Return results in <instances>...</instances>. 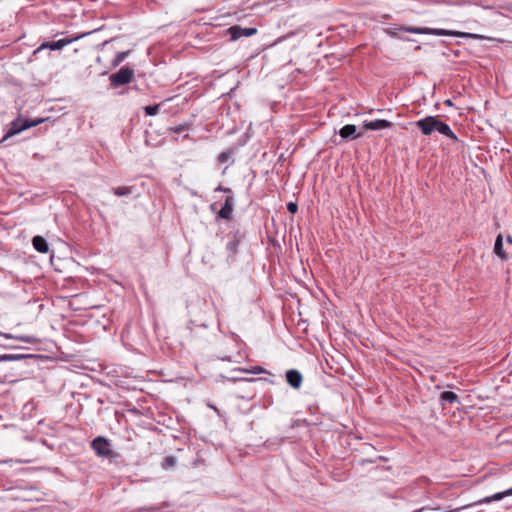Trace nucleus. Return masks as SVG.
Returning a JSON list of instances; mask_svg holds the SVG:
<instances>
[{
    "label": "nucleus",
    "instance_id": "obj_29",
    "mask_svg": "<svg viewBox=\"0 0 512 512\" xmlns=\"http://www.w3.org/2000/svg\"><path fill=\"white\" fill-rule=\"evenodd\" d=\"M18 339H20L21 341H24L26 343H33L35 341V338L32 336H21V337H18Z\"/></svg>",
    "mask_w": 512,
    "mask_h": 512
},
{
    "label": "nucleus",
    "instance_id": "obj_32",
    "mask_svg": "<svg viewBox=\"0 0 512 512\" xmlns=\"http://www.w3.org/2000/svg\"><path fill=\"white\" fill-rule=\"evenodd\" d=\"M222 360L224 361H231V357L230 356H225V357H221Z\"/></svg>",
    "mask_w": 512,
    "mask_h": 512
},
{
    "label": "nucleus",
    "instance_id": "obj_27",
    "mask_svg": "<svg viewBox=\"0 0 512 512\" xmlns=\"http://www.w3.org/2000/svg\"><path fill=\"white\" fill-rule=\"evenodd\" d=\"M245 372L252 373V374H261L264 373L265 370L261 366H254L251 370H245Z\"/></svg>",
    "mask_w": 512,
    "mask_h": 512
},
{
    "label": "nucleus",
    "instance_id": "obj_11",
    "mask_svg": "<svg viewBox=\"0 0 512 512\" xmlns=\"http://www.w3.org/2000/svg\"><path fill=\"white\" fill-rule=\"evenodd\" d=\"M392 126V122L384 120V119H377L374 121H365L363 123V128L366 130H382L387 129Z\"/></svg>",
    "mask_w": 512,
    "mask_h": 512
},
{
    "label": "nucleus",
    "instance_id": "obj_37",
    "mask_svg": "<svg viewBox=\"0 0 512 512\" xmlns=\"http://www.w3.org/2000/svg\"><path fill=\"white\" fill-rule=\"evenodd\" d=\"M318 292L322 294L324 292V290L319 289Z\"/></svg>",
    "mask_w": 512,
    "mask_h": 512
},
{
    "label": "nucleus",
    "instance_id": "obj_10",
    "mask_svg": "<svg viewBox=\"0 0 512 512\" xmlns=\"http://www.w3.org/2000/svg\"><path fill=\"white\" fill-rule=\"evenodd\" d=\"M77 39H79V37L64 38V39H60L57 41L45 42L40 45L38 50H42V49L60 50V49L64 48L65 46L69 45L70 43H72L73 41H76Z\"/></svg>",
    "mask_w": 512,
    "mask_h": 512
},
{
    "label": "nucleus",
    "instance_id": "obj_16",
    "mask_svg": "<svg viewBox=\"0 0 512 512\" xmlns=\"http://www.w3.org/2000/svg\"><path fill=\"white\" fill-rule=\"evenodd\" d=\"M32 245L39 253H47L49 251V244L42 236H34L32 239Z\"/></svg>",
    "mask_w": 512,
    "mask_h": 512
},
{
    "label": "nucleus",
    "instance_id": "obj_2",
    "mask_svg": "<svg viewBox=\"0 0 512 512\" xmlns=\"http://www.w3.org/2000/svg\"><path fill=\"white\" fill-rule=\"evenodd\" d=\"M206 301L197 300L196 303L187 304L188 312L190 315V319L187 323V329L191 334L195 332L196 328H204L208 329L210 326V322L206 316Z\"/></svg>",
    "mask_w": 512,
    "mask_h": 512
},
{
    "label": "nucleus",
    "instance_id": "obj_18",
    "mask_svg": "<svg viewBox=\"0 0 512 512\" xmlns=\"http://www.w3.org/2000/svg\"><path fill=\"white\" fill-rule=\"evenodd\" d=\"M34 357V355H24V354H3L0 355V362H8V361H18L25 358Z\"/></svg>",
    "mask_w": 512,
    "mask_h": 512
},
{
    "label": "nucleus",
    "instance_id": "obj_31",
    "mask_svg": "<svg viewBox=\"0 0 512 512\" xmlns=\"http://www.w3.org/2000/svg\"><path fill=\"white\" fill-rule=\"evenodd\" d=\"M216 191H224V192H229L231 193V190L229 188H223L221 185H219L217 188H216Z\"/></svg>",
    "mask_w": 512,
    "mask_h": 512
},
{
    "label": "nucleus",
    "instance_id": "obj_30",
    "mask_svg": "<svg viewBox=\"0 0 512 512\" xmlns=\"http://www.w3.org/2000/svg\"><path fill=\"white\" fill-rule=\"evenodd\" d=\"M297 204L296 203H293V202H290V214H294L297 212Z\"/></svg>",
    "mask_w": 512,
    "mask_h": 512
},
{
    "label": "nucleus",
    "instance_id": "obj_17",
    "mask_svg": "<svg viewBox=\"0 0 512 512\" xmlns=\"http://www.w3.org/2000/svg\"><path fill=\"white\" fill-rule=\"evenodd\" d=\"M439 400L442 406H444L446 403L453 404V403H460L459 397L456 393L452 391H443L440 393Z\"/></svg>",
    "mask_w": 512,
    "mask_h": 512
},
{
    "label": "nucleus",
    "instance_id": "obj_36",
    "mask_svg": "<svg viewBox=\"0 0 512 512\" xmlns=\"http://www.w3.org/2000/svg\"><path fill=\"white\" fill-rule=\"evenodd\" d=\"M508 242L512 245V239L508 237Z\"/></svg>",
    "mask_w": 512,
    "mask_h": 512
},
{
    "label": "nucleus",
    "instance_id": "obj_21",
    "mask_svg": "<svg viewBox=\"0 0 512 512\" xmlns=\"http://www.w3.org/2000/svg\"><path fill=\"white\" fill-rule=\"evenodd\" d=\"M134 187L133 186H119L112 189L114 195L118 197L128 196L132 194Z\"/></svg>",
    "mask_w": 512,
    "mask_h": 512
},
{
    "label": "nucleus",
    "instance_id": "obj_14",
    "mask_svg": "<svg viewBox=\"0 0 512 512\" xmlns=\"http://www.w3.org/2000/svg\"><path fill=\"white\" fill-rule=\"evenodd\" d=\"M356 131H357V128L355 125L347 124L340 129L339 135L343 139H350V138L357 139V138L362 137L363 133H361V132L356 133Z\"/></svg>",
    "mask_w": 512,
    "mask_h": 512
},
{
    "label": "nucleus",
    "instance_id": "obj_25",
    "mask_svg": "<svg viewBox=\"0 0 512 512\" xmlns=\"http://www.w3.org/2000/svg\"><path fill=\"white\" fill-rule=\"evenodd\" d=\"M159 109H160V105L155 104V105L146 106L144 108V111L147 116H154V115L158 114Z\"/></svg>",
    "mask_w": 512,
    "mask_h": 512
},
{
    "label": "nucleus",
    "instance_id": "obj_33",
    "mask_svg": "<svg viewBox=\"0 0 512 512\" xmlns=\"http://www.w3.org/2000/svg\"><path fill=\"white\" fill-rule=\"evenodd\" d=\"M284 376H285V378H286V381L288 382V370H286V371L284 372Z\"/></svg>",
    "mask_w": 512,
    "mask_h": 512
},
{
    "label": "nucleus",
    "instance_id": "obj_19",
    "mask_svg": "<svg viewBox=\"0 0 512 512\" xmlns=\"http://www.w3.org/2000/svg\"><path fill=\"white\" fill-rule=\"evenodd\" d=\"M494 252L497 256H499L501 259H507V255L503 250V241L501 235H498L495 241L494 245Z\"/></svg>",
    "mask_w": 512,
    "mask_h": 512
},
{
    "label": "nucleus",
    "instance_id": "obj_15",
    "mask_svg": "<svg viewBox=\"0 0 512 512\" xmlns=\"http://www.w3.org/2000/svg\"><path fill=\"white\" fill-rule=\"evenodd\" d=\"M304 383L303 374L297 369H290V388L300 390Z\"/></svg>",
    "mask_w": 512,
    "mask_h": 512
},
{
    "label": "nucleus",
    "instance_id": "obj_28",
    "mask_svg": "<svg viewBox=\"0 0 512 512\" xmlns=\"http://www.w3.org/2000/svg\"><path fill=\"white\" fill-rule=\"evenodd\" d=\"M188 129V126L187 125H178L174 128H171V130L175 133V134H180L182 133L183 131L187 130Z\"/></svg>",
    "mask_w": 512,
    "mask_h": 512
},
{
    "label": "nucleus",
    "instance_id": "obj_6",
    "mask_svg": "<svg viewBox=\"0 0 512 512\" xmlns=\"http://www.w3.org/2000/svg\"><path fill=\"white\" fill-rule=\"evenodd\" d=\"M91 448L97 456L102 458H113L115 456L110 440L104 436H97L91 441Z\"/></svg>",
    "mask_w": 512,
    "mask_h": 512
},
{
    "label": "nucleus",
    "instance_id": "obj_1",
    "mask_svg": "<svg viewBox=\"0 0 512 512\" xmlns=\"http://www.w3.org/2000/svg\"><path fill=\"white\" fill-rule=\"evenodd\" d=\"M32 302L39 303L38 312H41L45 308L49 309V306H53L57 310V312L63 316L65 312L71 311V295L62 296L50 294L49 296H45L44 299H41L39 297L36 298L33 295L29 299H27V301H25L26 304H31Z\"/></svg>",
    "mask_w": 512,
    "mask_h": 512
},
{
    "label": "nucleus",
    "instance_id": "obj_12",
    "mask_svg": "<svg viewBox=\"0 0 512 512\" xmlns=\"http://www.w3.org/2000/svg\"><path fill=\"white\" fill-rule=\"evenodd\" d=\"M507 496H512V487L501 492H497L491 496L484 497L483 499L478 500L475 504H489L493 501H500Z\"/></svg>",
    "mask_w": 512,
    "mask_h": 512
},
{
    "label": "nucleus",
    "instance_id": "obj_13",
    "mask_svg": "<svg viewBox=\"0 0 512 512\" xmlns=\"http://www.w3.org/2000/svg\"><path fill=\"white\" fill-rule=\"evenodd\" d=\"M233 201L234 198L232 195L226 197L223 207L218 212V216L220 218L225 220H229L231 218L233 212Z\"/></svg>",
    "mask_w": 512,
    "mask_h": 512
},
{
    "label": "nucleus",
    "instance_id": "obj_26",
    "mask_svg": "<svg viewBox=\"0 0 512 512\" xmlns=\"http://www.w3.org/2000/svg\"><path fill=\"white\" fill-rule=\"evenodd\" d=\"M230 157H231V152H229V151L222 152L218 156V161L220 163H226L230 159Z\"/></svg>",
    "mask_w": 512,
    "mask_h": 512
},
{
    "label": "nucleus",
    "instance_id": "obj_8",
    "mask_svg": "<svg viewBox=\"0 0 512 512\" xmlns=\"http://www.w3.org/2000/svg\"><path fill=\"white\" fill-rule=\"evenodd\" d=\"M94 307L95 305L89 300L88 294L86 292L71 295V311H83Z\"/></svg>",
    "mask_w": 512,
    "mask_h": 512
},
{
    "label": "nucleus",
    "instance_id": "obj_5",
    "mask_svg": "<svg viewBox=\"0 0 512 512\" xmlns=\"http://www.w3.org/2000/svg\"><path fill=\"white\" fill-rule=\"evenodd\" d=\"M42 122H43V119L28 120V119L18 118L16 120H14L13 122H11L9 130L7 131L6 135L2 138L0 143H3L9 137L14 136V135H16V134L26 130V129H29L31 127H35V126H37L38 124H40Z\"/></svg>",
    "mask_w": 512,
    "mask_h": 512
},
{
    "label": "nucleus",
    "instance_id": "obj_4",
    "mask_svg": "<svg viewBox=\"0 0 512 512\" xmlns=\"http://www.w3.org/2000/svg\"><path fill=\"white\" fill-rule=\"evenodd\" d=\"M399 31H405L408 33L413 34H429V35H435V36H458V37H478L477 35L465 33V32H457L453 30H446V29H437V28H427V27H412V26H399L395 28Z\"/></svg>",
    "mask_w": 512,
    "mask_h": 512
},
{
    "label": "nucleus",
    "instance_id": "obj_3",
    "mask_svg": "<svg viewBox=\"0 0 512 512\" xmlns=\"http://www.w3.org/2000/svg\"><path fill=\"white\" fill-rule=\"evenodd\" d=\"M416 126L425 136H429L433 132L437 131L452 140H457V136L452 129L446 123L439 120L437 116H426L425 118L418 120L416 122Z\"/></svg>",
    "mask_w": 512,
    "mask_h": 512
},
{
    "label": "nucleus",
    "instance_id": "obj_20",
    "mask_svg": "<svg viewBox=\"0 0 512 512\" xmlns=\"http://www.w3.org/2000/svg\"><path fill=\"white\" fill-rule=\"evenodd\" d=\"M239 245V240L236 238V236H233L226 244V249L228 251V256L232 257L236 254L237 248Z\"/></svg>",
    "mask_w": 512,
    "mask_h": 512
},
{
    "label": "nucleus",
    "instance_id": "obj_35",
    "mask_svg": "<svg viewBox=\"0 0 512 512\" xmlns=\"http://www.w3.org/2000/svg\"><path fill=\"white\" fill-rule=\"evenodd\" d=\"M389 34L393 37H396V33L395 32H392V31H389Z\"/></svg>",
    "mask_w": 512,
    "mask_h": 512
},
{
    "label": "nucleus",
    "instance_id": "obj_24",
    "mask_svg": "<svg viewBox=\"0 0 512 512\" xmlns=\"http://www.w3.org/2000/svg\"><path fill=\"white\" fill-rule=\"evenodd\" d=\"M128 54H129V51L118 52L115 55V58H114V60L112 62V65L114 67L120 65L125 60V58L128 56Z\"/></svg>",
    "mask_w": 512,
    "mask_h": 512
},
{
    "label": "nucleus",
    "instance_id": "obj_7",
    "mask_svg": "<svg viewBox=\"0 0 512 512\" xmlns=\"http://www.w3.org/2000/svg\"><path fill=\"white\" fill-rule=\"evenodd\" d=\"M134 76V70L128 66L121 67L116 73L110 76V84L112 87L117 88L131 82Z\"/></svg>",
    "mask_w": 512,
    "mask_h": 512
},
{
    "label": "nucleus",
    "instance_id": "obj_23",
    "mask_svg": "<svg viewBox=\"0 0 512 512\" xmlns=\"http://www.w3.org/2000/svg\"><path fill=\"white\" fill-rule=\"evenodd\" d=\"M460 510V508H455L453 510H445V511H442V508L441 507H430V506H424L420 509H417L413 512H458Z\"/></svg>",
    "mask_w": 512,
    "mask_h": 512
},
{
    "label": "nucleus",
    "instance_id": "obj_34",
    "mask_svg": "<svg viewBox=\"0 0 512 512\" xmlns=\"http://www.w3.org/2000/svg\"><path fill=\"white\" fill-rule=\"evenodd\" d=\"M208 406H209L211 409H214L215 411H217V408H216L214 405L209 404Z\"/></svg>",
    "mask_w": 512,
    "mask_h": 512
},
{
    "label": "nucleus",
    "instance_id": "obj_22",
    "mask_svg": "<svg viewBox=\"0 0 512 512\" xmlns=\"http://www.w3.org/2000/svg\"><path fill=\"white\" fill-rule=\"evenodd\" d=\"M176 464H177V458L175 456L169 455V456H166L163 458V460L161 462V467L164 470H169V469L174 468L176 466Z\"/></svg>",
    "mask_w": 512,
    "mask_h": 512
},
{
    "label": "nucleus",
    "instance_id": "obj_9",
    "mask_svg": "<svg viewBox=\"0 0 512 512\" xmlns=\"http://www.w3.org/2000/svg\"><path fill=\"white\" fill-rule=\"evenodd\" d=\"M256 33L257 29L254 27L242 28L238 25H234L227 29V34L232 41H236L241 37H250Z\"/></svg>",
    "mask_w": 512,
    "mask_h": 512
}]
</instances>
